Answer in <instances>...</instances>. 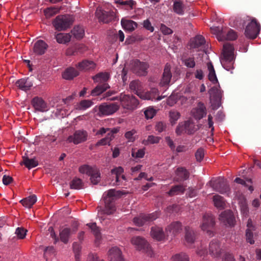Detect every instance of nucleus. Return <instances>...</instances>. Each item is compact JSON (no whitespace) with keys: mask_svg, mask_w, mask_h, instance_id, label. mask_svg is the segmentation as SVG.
<instances>
[{"mask_svg":"<svg viewBox=\"0 0 261 261\" xmlns=\"http://www.w3.org/2000/svg\"><path fill=\"white\" fill-rule=\"evenodd\" d=\"M161 138L153 135H149L147 139L143 141V143L145 145L152 144H157L160 142Z\"/></svg>","mask_w":261,"mask_h":261,"instance_id":"5fc2aeb1","label":"nucleus"},{"mask_svg":"<svg viewBox=\"0 0 261 261\" xmlns=\"http://www.w3.org/2000/svg\"><path fill=\"white\" fill-rule=\"evenodd\" d=\"M120 103L124 109L129 110L136 109L139 105L138 100L135 96L123 93L120 94Z\"/></svg>","mask_w":261,"mask_h":261,"instance_id":"0eeeda50","label":"nucleus"},{"mask_svg":"<svg viewBox=\"0 0 261 261\" xmlns=\"http://www.w3.org/2000/svg\"><path fill=\"white\" fill-rule=\"evenodd\" d=\"M182 230V224L179 221H175L168 225L166 228L167 236L174 237L179 233Z\"/></svg>","mask_w":261,"mask_h":261,"instance_id":"f3484780","label":"nucleus"},{"mask_svg":"<svg viewBox=\"0 0 261 261\" xmlns=\"http://www.w3.org/2000/svg\"><path fill=\"white\" fill-rule=\"evenodd\" d=\"M37 201V197L35 195H32L28 197L24 198L20 201V202L25 207L31 208Z\"/></svg>","mask_w":261,"mask_h":261,"instance_id":"58836bf2","label":"nucleus"},{"mask_svg":"<svg viewBox=\"0 0 261 261\" xmlns=\"http://www.w3.org/2000/svg\"><path fill=\"white\" fill-rule=\"evenodd\" d=\"M136 131L135 129H132L131 130L128 131L125 134V137L128 140L129 142H133L135 140V137L134 135L136 133Z\"/></svg>","mask_w":261,"mask_h":261,"instance_id":"680f3d73","label":"nucleus"},{"mask_svg":"<svg viewBox=\"0 0 261 261\" xmlns=\"http://www.w3.org/2000/svg\"><path fill=\"white\" fill-rule=\"evenodd\" d=\"M119 108L117 103L101 105L99 107V113L103 115H110L115 113Z\"/></svg>","mask_w":261,"mask_h":261,"instance_id":"dca6fc26","label":"nucleus"},{"mask_svg":"<svg viewBox=\"0 0 261 261\" xmlns=\"http://www.w3.org/2000/svg\"><path fill=\"white\" fill-rule=\"evenodd\" d=\"M75 49L77 55L84 53L87 50V48L83 44H79L75 46Z\"/></svg>","mask_w":261,"mask_h":261,"instance_id":"69168bd1","label":"nucleus"},{"mask_svg":"<svg viewBox=\"0 0 261 261\" xmlns=\"http://www.w3.org/2000/svg\"><path fill=\"white\" fill-rule=\"evenodd\" d=\"M174 172L175 175L174 180L176 182L183 181L189 178L190 173L185 167H178L175 169Z\"/></svg>","mask_w":261,"mask_h":261,"instance_id":"6ab92c4d","label":"nucleus"},{"mask_svg":"<svg viewBox=\"0 0 261 261\" xmlns=\"http://www.w3.org/2000/svg\"><path fill=\"white\" fill-rule=\"evenodd\" d=\"M123 193L120 191L111 189L107 192V196L105 198V207L102 213L108 215H111L116 211L114 203L115 198L120 197Z\"/></svg>","mask_w":261,"mask_h":261,"instance_id":"f03ea898","label":"nucleus"},{"mask_svg":"<svg viewBox=\"0 0 261 261\" xmlns=\"http://www.w3.org/2000/svg\"><path fill=\"white\" fill-rule=\"evenodd\" d=\"M87 261H104L100 259L96 254H90L88 257Z\"/></svg>","mask_w":261,"mask_h":261,"instance_id":"774afa93","label":"nucleus"},{"mask_svg":"<svg viewBox=\"0 0 261 261\" xmlns=\"http://www.w3.org/2000/svg\"><path fill=\"white\" fill-rule=\"evenodd\" d=\"M173 261H189L188 255L183 252L177 253L172 256Z\"/></svg>","mask_w":261,"mask_h":261,"instance_id":"13d9d810","label":"nucleus"},{"mask_svg":"<svg viewBox=\"0 0 261 261\" xmlns=\"http://www.w3.org/2000/svg\"><path fill=\"white\" fill-rule=\"evenodd\" d=\"M79 171L82 174H86L90 176L91 181L94 185L97 184L100 180V174L96 168L84 165L79 168Z\"/></svg>","mask_w":261,"mask_h":261,"instance_id":"423d86ee","label":"nucleus"},{"mask_svg":"<svg viewBox=\"0 0 261 261\" xmlns=\"http://www.w3.org/2000/svg\"><path fill=\"white\" fill-rule=\"evenodd\" d=\"M116 4L124 6L125 7V9H133L134 5L136 4L135 1L133 0H128L125 1H121L120 0L116 1L115 2Z\"/></svg>","mask_w":261,"mask_h":261,"instance_id":"3c124183","label":"nucleus"},{"mask_svg":"<svg viewBox=\"0 0 261 261\" xmlns=\"http://www.w3.org/2000/svg\"><path fill=\"white\" fill-rule=\"evenodd\" d=\"M210 184L216 191L221 194L226 193L230 189L227 181L222 177H219L214 181H211Z\"/></svg>","mask_w":261,"mask_h":261,"instance_id":"9b49d317","label":"nucleus"},{"mask_svg":"<svg viewBox=\"0 0 261 261\" xmlns=\"http://www.w3.org/2000/svg\"><path fill=\"white\" fill-rule=\"evenodd\" d=\"M142 99L147 100L156 99L160 100L161 98L159 96V90L155 88H151L150 90L147 92H143L142 96Z\"/></svg>","mask_w":261,"mask_h":261,"instance_id":"bb28decb","label":"nucleus"},{"mask_svg":"<svg viewBox=\"0 0 261 261\" xmlns=\"http://www.w3.org/2000/svg\"><path fill=\"white\" fill-rule=\"evenodd\" d=\"M108 256L110 261H124L122 251L116 246L112 247L109 250Z\"/></svg>","mask_w":261,"mask_h":261,"instance_id":"aec40b11","label":"nucleus"},{"mask_svg":"<svg viewBox=\"0 0 261 261\" xmlns=\"http://www.w3.org/2000/svg\"><path fill=\"white\" fill-rule=\"evenodd\" d=\"M27 230L22 227H18L15 231V233L18 238L23 239L25 238Z\"/></svg>","mask_w":261,"mask_h":261,"instance_id":"e2e57ef3","label":"nucleus"},{"mask_svg":"<svg viewBox=\"0 0 261 261\" xmlns=\"http://www.w3.org/2000/svg\"><path fill=\"white\" fill-rule=\"evenodd\" d=\"M149 65L146 62H141L139 60L133 61L131 70L133 73L139 76H145L147 73Z\"/></svg>","mask_w":261,"mask_h":261,"instance_id":"1a4fd4ad","label":"nucleus"},{"mask_svg":"<svg viewBox=\"0 0 261 261\" xmlns=\"http://www.w3.org/2000/svg\"><path fill=\"white\" fill-rule=\"evenodd\" d=\"M132 243L136 246L137 249L141 250L151 257L153 254L152 250L147 242L140 237H135L132 239Z\"/></svg>","mask_w":261,"mask_h":261,"instance_id":"6e6552de","label":"nucleus"},{"mask_svg":"<svg viewBox=\"0 0 261 261\" xmlns=\"http://www.w3.org/2000/svg\"><path fill=\"white\" fill-rule=\"evenodd\" d=\"M121 24L124 29L130 32L137 28V23L131 20H124L122 19L121 20Z\"/></svg>","mask_w":261,"mask_h":261,"instance_id":"ea45409f","label":"nucleus"},{"mask_svg":"<svg viewBox=\"0 0 261 261\" xmlns=\"http://www.w3.org/2000/svg\"><path fill=\"white\" fill-rule=\"evenodd\" d=\"M231 20L233 21L234 26L240 28L244 27L245 21H250L247 25L245 30V35L248 38L254 39L257 37L259 33L260 26L254 18L247 16L246 18H244V19H242L241 18L238 17H235L234 19L232 18Z\"/></svg>","mask_w":261,"mask_h":261,"instance_id":"f257e3e1","label":"nucleus"},{"mask_svg":"<svg viewBox=\"0 0 261 261\" xmlns=\"http://www.w3.org/2000/svg\"><path fill=\"white\" fill-rule=\"evenodd\" d=\"M79 74V71L73 67L67 68L63 73V77L67 80H72Z\"/></svg>","mask_w":261,"mask_h":261,"instance_id":"f704fd0d","label":"nucleus"},{"mask_svg":"<svg viewBox=\"0 0 261 261\" xmlns=\"http://www.w3.org/2000/svg\"><path fill=\"white\" fill-rule=\"evenodd\" d=\"M57 41L59 43H66L71 40V35L69 34H58L56 36Z\"/></svg>","mask_w":261,"mask_h":261,"instance_id":"09e8293b","label":"nucleus"},{"mask_svg":"<svg viewBox=\"0 0 261 261\" xmlns=\"http://www.w3.org/2000/svg\"><path fill=\"white\" fill-rule=\"evenodd\" d=\"M71 33L77 39L82 38L85 34L83 28L80 25L75 26L71 31Z\"/></svg>","mask_w":261,"mask_h":261,"instance_id":"49530a36","label":"nucleus"},{"mask_svg":"<svg viewBox=\"0 0 261 261\" xmlns=\"http://www.w3.org/2000/svg\"><path fill=\"white\" fill-rule=\"evenodd\" d=\"M76 67L80 70H88L94 69L95 64L92 61L83 60L76 65Z\"/></svg>","mask_w":261,"mask_h":261,"instance_id":"473e14b6","label":"nucleus"},{"mask_svg":"<svg viewBox=\"0 0 261 261\" xmlns=\"http://www.w3.org/2000/svg\"><path fill=\"white\" fill-rule=\"evenodd\" d=\"M210 98L215 101H220L221 97V91L220 89V86H214L211 88L208 91Z\"/></svg>","mask_w":261,"mask_h":261,"instance_id":"c85d7f7f","label":"nucleus"},{"mask_svg":"<svg viewBox=\"0 0 261 261\" xmlns=\"http://www.w3.org/2000/svg\"><path fill=\"white\" fill-rule=\"evenodd\" d=\"M16 85L20 89L27 91L32 87L33 83L28 78L21 79L16 82Z\"/></svg>","mask_w":261,"mask_h":261,"instance_id":"2f4dec72","label":"nucleus"},{"mask_svg":"<svg viewBox=\"0 0 261 261\" xmlns=\"http://www.w3.org/2000/svg\"><path fill=\"white\" fill-rule=\"evenodd\" d=\"M93 105V102L90 100H82L76 105V109L79 110H85L91 107Z\"/></svg>","mask_w":261,"mask_h":261,"instance_id":"de8ad7c7","label":"nucleus"},{"mask_svg":"<svg viewBox=\"0 0 261 261\" xmlns=\"http://www.w3.org/2000/svg\"><path fill=\"white\" fill-rule=\"evenodd\" d=\"M150 234L151 237L157 241H162L166 238V234L164 232L162 228L158 226L152 227Z\"/></svg>","mask_w":261,"mask_h":261,"instance_id":"393cba45","label":"nucleus"},{"mask_svg":"<svg viewBox=\"0 0 261 261\" xmlns=\"http://www.w3.org/2000/svg\"><path fill=\"white\" fill-rule=\"evenodd\" d=\"M156 114V111L152 108H148L144 111V115L147 119H151Z\"/></svg>","mask_w":261,"mask_h":261,"instance_id":"052dcab7","label":"nucleus"},{"mask_svg":"<svg viewBox=\"0 0 261 261\" xmlns=\"http://www.w3.org/2000/svg\"><path fill=\"white\" fill-rule=\"evenodd\" d=\"M185 191V188L182 185H177L172 186L167 194L170 196L182 194Z\"/></svg>","mask_w":261,"mask_h":261,"instance_id":"4c0bfd02","label":"nucleus"},{"mask_svg":"<svg viewBox=\"0 0 261 261\" xmlns=\"http://www.w3.org/2000/svg\"><path fill=\"white\" fill-rule=\"evenodd\" d=\"M47 48L48 45L44 41L39 40L34 43L33 50L36 55H42L44 54Z\"/></svg>","mask_w":261,"mask_h":261,"instance_id":"4be33fe9","label":"nucleus"},{"mask_svg":"<svg viewBox=\"0 0 261 261\" xmlns=\"http://www.w3.org/2000/svg\"><path fill=\"white\" fill-rule=\"evenodd\" d=\"M172 77V73L171 72V66L167 63L164 69L160 85L161 86H167L169 85Z\"/></svg>","mask_w":261,"mask_h":261,"instance_id":"412c9836","label":"nucleus"},{"mask_svg":"<svg viewBox=\"0 0 261 261\" xmlns=\"http://www.w3.org/2000/svg\"><path fill=\"white\" fill-rule=\"evenodd\" d=\"M192 113L195 119L200 120L206 114L205 107L203 103L199 102L197 107L193 109Z\"/></svg>","mask_w":261,"mask_h":261,"instance_id":"5701e85b","label":"nucleus"},{"mask_svg":"<svg viewBox=\"0 0 261 261\" xmlns=\"http://www.w3.org/2000/svg\"><path fill=\"white\" fill-rule=\"evenodd\" d=\"M88 133L84 129L76 130L72 135L69 136L67 138V141L69 143L72 142L74 144L86 142L88 139Z\"/></svg>","mask_w":261,"mask_h":261,"instance_id":"9d476101","label":"nucleus"},{"mask_svg":"<svg viewBox=\"0 0 261 261\" xmlns=\"http://www.w3.org/2000/svg\"><path fill=\"white\" fill-rule=\"evenodd\" d=\"M95 15L99 21L103 23H109L115 18V14L113 11L107 12L101 8L96 9Z\"/></svg>","mask_w":261,"mask_h":261,"instance_id":"f8f14e48","label":"nucleus"},{"mask_svg":"<svg viewBox=\"0 0 261 261\" xmlns=\"http://www.w3.org/2000/svg\"><path fill=\"white\" fill-rule=\"evenodd\" d=\"M223 252V250L221 247L219 241L212 240L209 245V253L213 257H220Z\"/></svg>","mask_w":261,"mask_h":261,"instance_id":"a211bd4d","label":"nucleus"},{"mask_svg":"<svg viewBox=\"0 0 261 261\" xmlns=\"http://www.w3.org/2000/svg\"><path fill=\"white\" fill-rule=\"evenodd\" d=\"M173 9L174 12L179 15H182L185 13V6L180 1H175L173 4Z\"/></svg>","mask_w":261,"mask_h":261,"instance_id":"37998d69","label":"nucleus"},{"mask_svg":"<svg viewBox=\"0 0 261 261\" xmlns=\"http://www.w3.org/2000/svg\"><path fill=\"white\" fill-rule=\"evenodd\" d=\"M185 230V240L186 243L190 245L193 244L196 240L195 232L189 226H186Z\"/></svg>","mask_w":261,"mask_h":261,"instance_id":"a878e982","label":"nucleus"},{"mask_svg":"<svg viewBox=\"0 0 261 261\" xmlns=\"http://www.w3.org/2000/svg\"><path fill=\"white\" fill-rule=\"evenodd\" d=\"M124 172L123 168L122 167H116L111 170L112 174L115 175L116 176V185H120V179L119 177L121 176V174Z\"/></svg>","mask_w":261,"mask_h":261,"instance_id":"8fccbe9b","label":"nucleus"},{"mask_svg":"<svg viewBox=\"0 0 261 261\" xmlns=\"http://www.w3.org/2000/svg\"><path fill=\"white\" fill-rule=\"evenodd\" d=\"M73 22L72 16L65 14L57 16L53 21L55 29L58 31L66 30L70 27Z\"/></svg>","mask_w":261,"mask_h":261,"instance_id":"20e7f679","label":"nucleus"},{"mask_svg":"<svg viewBox=\"0 0 261 261\" xmlns=\"http://www.w3.org/2000/svg\"><path fill=\"white\" fill-rule=\"evenodd\" d=\"M195 158L196 160L198 162H201L203 159L204 155V149L202 148L198 149L195 153Z\"/></svg>","mask_w":261,"mask_h":261,"instance_id":"0e129e2a","label":"nucleus"},{"mask_svg":"<svg viewBox=\"0 0 261 261\" xmlns=\"http://www.w3.org/2000/svg\"><path fill=\"white\" fill-rule=\"evenodd\" d=\"M110 88V86L108 84H98L97 86L91 91L90 95L93 96L99 95Z\"/></svg>","mask_w":261,"mask_h":261,"instance_id":"72a5a7b5","label":"nucleus"},{"mask_svg":"<svg viewBox=\"0 0 261 261\" xmlns=\"http://www.w3.org/2000/svg\"><path fill=\"white\" fill-rule=\"evenodd\" d=\"M166 128V123L163 122H159L155 125V129L159 133H161L165 130Z\"/></svg>","mask_w":261,"mask_h":261,"instance_id":"338daca9","label":"nucleus"},{"mask_svg":"<svg viewBox=\"0 0 261 261\" xmlns=\"http://www.w3.org/2000/svg\"><path fill=\"white\" fill-rule=\"evenodd\" d=\"M207 69L208 70V78L214 84L218 83V79L216 76L214 66L211 62L207 64Z\"/></svg>","mask_w":261,"mask_h":261,"instance_id":"e433bc0d","label":"nucleus"},{"mask_svg":"<svg viewBox=\"0 0 261 261\" xmlns=\"http://www.w3.org/2000/svg\"><path fill=\"white\" fill-rule=\"evenodd\" d=\"M212 32L217 35V39L221 41L222 37H224L226 31L224 29H221L219 27L211 28Z\"/></svg>","mask_w":261,"mask_h":261,"instance_id":"864d4df0","label":"nucleus"},{"mask_svg":"<svg viewBox=\"0 0 261 261\" xmlns=\"http://www.w3.org/2000/svg\"><path fill=\"white\" fill-rule=\"evenodd\" d=\"M76 230L72 231L69 228H64L60 230L59 236L60 240L64 244H67L70 235L74 232Z\"/></svg>","mask_w":261,"mask_h":261,"instance_id":"7c9ffc66","label":"nucleus"},{"mask_svg":"<svg viewBox=\"0 0 261 261\" xmlns=\"http://www.w3.org/2000/svg\"><path fill=\"white\" fill-rule=\"evenodd\" d=\"M205 43V38L201 35H197L195 37L191 40L190 48H198L203 46Z\"/></svg>","mask_w":261,"mask_h":261,"instance_id":"cd10ccee","label":"nucleus"},{"mask_svg":"<svg viewBox=\"0 0 261 261\" xmlns=\"http://www.w3.org/2000/svg\"><path fill=\"white\" fill-rule=\"evenodd\" d=\"M224 30L226 31L225 37L221 38V41L224 40H236L238 37L236 32L230 29H225Z\"/></svg>","mask_w":261,"mask_h":261,"instance_id":"a18cd8bd","label":"nucleus"},{"mask_svg":"<svg viewBox=\"0 0 261 261\" xmlns=\"http://www.w3.org/2000/svg\"><path fill=\"white\" fill-rule=\"evenodd\" d=\"M110 78L109 74L107 72H101L95 75L93 79L95 83L100 84H108L107 81Z\"/></svg>","mask_w":261,"mask_h":261,"instance_id":"c9c22d12","label":"nucleus"},{"mask_svg":"<svg viewBox=\"0 0 261 261\" xmlns=\"http://www.w3.org/2000/svg\"><path fill=\"white\" fill-rule=\"evenodd\" d=\"M60 9L56 7H50L44 10L45 17L49 18L59 13Z\"/></svg>","mask_w":261,"mask_h":261,"instance_id":"603ef678","label":"nucleus"},{"mask_svg":"<svg viewBox=\"0 0 261 261\" xmlns=\"http://www.w3.org/2000/svg\"><path fill=\"white\" fill-rule=\"evenodd\" d=\"M253 230H250L249 229L246 230L245 232L246 242L251 245L254 244L255 242L253 237Z\"/></svg>","mask_w":261,"mask_h":261,"instance_id":"bf43d9fd","label":"nucleus"},{"mask_svg":"<svg viewBox=\"0 0 261 261\" xmlns=\"http://www.w3.org/2000/svg\"><path fill=\"white\" fill-rule=\"evenodd\" d=\"M70 188L71 189L80 190L83 188L84 183L79 178H74L70 182Z\"/></svg>","mask_w":261,"mask_h":261,"instance_id":"c03bdc74","label":"nucleus"},{"mask_svg":"<svg viewBox=\"0 0 261 261\" xmlns=\"http://www.w3.org/2000/svg\"><path fill=\"white\" fill-rule=\"evenodd\" d=\"M219 219L225 225L232 227L235 225L236 219L231 211L227 210L221 213L219 216Z\"/></svg>","mask_w":261,"mask_h":261,"instance_id":"4468645a","label":"nucleus"},{"mask_svg":"<svg viewBox=\"0 0 261 261\" xmlns=\"http://www.w3.org/2000/svg\"><path fill=\"white\" fill-rule=\"evenodd\" d=\"M180 116V113L176 110H171L169 112L170 121L172 125L176 123Z\"/></svg>","mask_w":261,"mask_h":261,"instance_id":"6e6d98bb","label":"nucleus"},{"mask_svg":"<svg viewBox=\"0 0 261 261\" xmlns=\"http://www.w3.org/2000/svg\"><path fill=\"white\" fill-rule=\"evenodd\" d=\"M91 229L95 236V242L96 245H99L101 239V233L99 228L96 225V223H88L86 225Z\"/></svg>","mask_w":261,"mask_h":261,"instance_id":"c756f323","label":"nucleus"},{"mask_svg":"<svg viewBox=\"0 0 261 261\" xmlns=\"http://www.w3.org/2000/svg\"><path fill=\"white\" fill-rule=\"evenodd\" d=\"M199 128L198 125H195L193 121L188 120L179 123L176 128L175 133L178 136L184 133L192 135Z\"/></svg>","mask_w":261,"mask_h":261,"instance_id":"39448f33","label":"nucleus"},{"mask_svg":"<svg viewBox=\"0 0 261 261\" xmlns=\"http://www.w3.org/2000/svg\"><path fill=\"white\" fill-rule=\"evenodd\" d=\"M234 47L232 44L226 43L223 45V57L221 59L223 67L227 70L230 71L233 69Z\"/></svg>","mask_w":261,"mask_h":261,"instance_id":"7ed1b4c3","label":"nucleus"},{"mask_svg":"<svg viewBox=\"0 0 261 261\" xmlns=\"http://www.w3.org/2000/svg\"><path fill=\"white\" fill-rule=\"evenodd\" d=\"M147 222L148 221L146 215H141L139 217L134 218V223L138 226L143 225Z\"/></svg>","mask_w":261,"mask_h":261,"instance_id":"4d7b16f0","label":"nucleus"},{"mask_svg":"<svg viewBox=\"0 0 261 261\" xmlns=\"http://www.w3.org/2000/svg\"><path fill=\"white\" fill-rule=\"evenodd\" d=\"M22 164L28 169H31L38 166V162L35 159H30L28 156H23L22 157Z\"/></svg>","mask_w":261,"mask_h":261,"instance_id":"a19ab883","label":"nucleus"},{"mask_svg":"<svg viewBox=\"0 0 261 261\" xmlns=\"http://www.w3.org/2000/svg\"><path fill=\"white\" fill-rule=\"evenodd\" d=\"M129 88L132 91L137 94L139 97L142 98L143 92V87L141 82L138 80L132 81L129 84Z\"/></svg>","mask_w":261,"mask_h":261,"instance_id":"b1692460","label":"nucleus"},{"mask_svg":"<svg viewBox=\"0 0 261 261\" xmlns=\"http://www.w3.org/2000/svg\"><path fill=\"white\" fill-rule=\"evenodd\" d=\"M215 224L213 216L211 214H205L203 216L201 228L203 230L207 231V233L211 235L212 232L211 229L213 228Z\"/></svg>","mask_w":261,"mask_h":261,"instance_id":"ddd939ff","label":"nucleus"},{"mask_svg":"<svg viewBox=\"0 0 261 261\" xmlns=\"http://www.w3.org/2000/svg\"><path fill=\"white\" fill-rule=\"evenodd\" d=\"M214 205L218 208L223 209L225 205V201L223 197L219 195L213 196Z\"/></svg>","mask_w":261,"mask_h":261,"instance_id":"79ce46f5","label":"nucleus"},{"mask_svg":"<svg viewBox=\"0 0 261 261\" xmlns=\"http://www.w3.org/2000/svg\"><path fill=\"white\" fill-rule=\"evenodd\" d=\"M31 105L34 108L35 111L43 113L48 110V107L47 103L42 98L38 96H36L32 99Z\"/></svg>","mask_w":261,"mask_h":261,"instance_id":"2eb2a0df","label":"nucleus"}]
</instances>
